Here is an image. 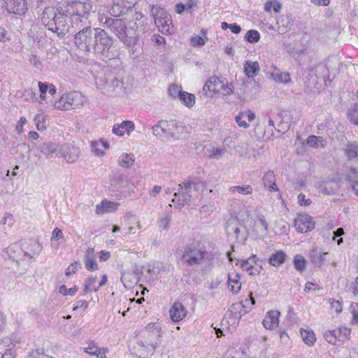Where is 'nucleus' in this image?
Returning <instances> with one entry per match:
<instances>
[{
  "label": "nucleus",
  "mask_w": 358,
  "mask_h": 358,
  "mask_svg": "<svg viewBox=\"0 0 358 358\" xmlns=\"http://www.w3.org/2000/svg\"><path fill=\"white\" fill-rule=\"evenodd\" d=\"M350 309L353 316L352 323H358V303H352Z\"/></svg>",
  "instance_id": "53"
},
{
  "label": "nucleus",
  "mask_w": 358,
  "mask_h": 358,
  "mask_svg": "<svg viewBox=\"0 0 358 358\" xmlns=\"http://www.w3.org/2000/svg\"><path fill=\"white\" fill-rule=\"evenodd\" d=\"M293 264L295 269L301 273L306 269V260L301 255H296L293 259Z\"/></svg>",
  "instance_id": "36"
},
{
  "label": "nucleus",
  "mask_w": 358,
  "mask_h": 358,
  "mask_svg": "<svg viewBox=\"0 0 358 358\" xmlns=\"http://www.w3.org/2000/svg\"><path fill=\"white\" fill-rule=\"evenodd\" d=\"M13 344L10 341V340L8 338L3 339L2 341L0 342V355L4 356L6 353L8 354L10 352V354H13Z\"/></svg>",
  "instance_id": "35"
},
{
  "label": "nucleus",
  "mask_w": 358,
  "mask_h": 358,
  "mask_svg": "<svg viewBox=\"0 0 358 358\" xmlns=\"http://www.w3.org/2000/svg\"><path fill=\"white\" fill-rule=\"evenodd\" d=\"M74 43L82 51L102 55L110 51L114 38L103 29L87 27L75 34Z\"/></svg>",
  "instance_id": "1"
},
{
  "label": "nucleus",
  "mask_w": 358,
  "mask_h": 358,
  "mask_svg": "<svg viewBox=\"0 0 358 358\" xmlns=\"http://www.w3.org/2000/svg\"><path fill=\"white\" fill-rule=\"evenodd\" d=\"M134 163V155L122 154L119 159V164L125 168L132 166Z\"/></svg>",
  "instance_id": "37"
},
{
  "label": "nucleus",
  "mask_w": 358,
  "mask_h": 358,
  "mask_svg": "<svg viewBox=\"0 0 358 358\" xmlns=\"http://www.w3.org/2000/svg\"><path fill=\"white\" fill-rule=\"evenodd\" d=\"M298 202L301 206H309L311 203L310 199H305V195L302 193L298 196Z\"/></svg>",
  "instance_id": "61"
},
{
  "label": "nucleus",
  "mask_w": 358,
  "mask_h": 358,
  "mask_svg": "<svg viewBox=\"0 0 358 358\" xmlns=\"http://www.w3.org/2000/svg\"><path fill=\"white\" fill-rule=\"evenodd\" d=\"M171 220V215L170 213H166L158 219V226L159 228L167 229L169 222Z\"/></svg>",
  "instance_id": "40"
},
{
  "label": "nucleus",
  "mask_w": 358,
  "mask_h": 358,
  "mask_svg": "<svg viewBox=\"0 0 358 358\" xmlns=\"http://www.w3.org/2000/svg\"><path fill=\"white\" fill-rule=\"evenodd\" d=\"M38 86L40 91V98L42 101H45L46 99V93L48 92L46 83L38 82Z\"/></svg>",
  "instance_id": "52"
},
{
  "label": "nucleus",
  "mask_w": 358,
  "mask_h": 358,
  "mask_svg": "<svg viewBox=\"0 0 358 358\" xmlns=\"http://www.w3.org/2000/svg\"><path fill=\"white\" fill-rule=\"evenodd\" d=\"M286 257L287 255L283 251H277L270 256L268 263L273 266L278 267L285 262Z\"/></svg>",
  "instance_id": "29"
},
{
  "label": "nucleus",
  "mask_w": 358,
  "mask_h": 358,
  "mask_svg": "<svg viewBox=\"0 0 358 358\" xmlns=\"http://www.w3.org/2000/svg\"><path fill=\"white\" fill-rule=\"evenodd\" d=\"M327 255L328 252H322L317 249H313L309 253V258L315 266L321 267L325 262Z\"/></svg>",
  "instance_id": "19"
},
{
  "label": "nucleus",
  "mask_w": 358,
  "mask_h": 358,
  "mask_svg": "<svg viewBox=\"0 0 358 358\" xmlns=\"http://www.w3.org/2000/svg\"><path fill=\"white\" fill-rule=\"evenodd\" d=\"M97 87L103 90V93L109 96H122L125 94V88L122 82L111 70H106L96 78Z\"/></svg>",
  "instance_id": "5"
},
{
  "label": "nucleus",
  "mask_w": 358,
  "mask_h": 358,
  "mask_svg": "<svg viewBox=\"0 0 358 358\" xmlns=\"http://www.w3.org/2000/svg\"><path fill=\"white\" fill-rule=\"evenodd\" d=\"M92 4L90 2H82L80 1L72 0L67 4L66 15H69L71 21H78L80 18L87 19Z\"/></svg>",
  "instance_id": "6"
},
{
  "label": "nucleus",
  "mask_w": 358,
  "mask_h": 358,
  "mask_svg": "<svg viewBox=\"0 0 358 358\" xmlns=\"http://www.w3.org/2000/svg\"><path fill=\"white\" fill-rule=\"evenodd\" d=\"M156 343L147 341H138L131 348L132 353L139 358H146L149 354L153 355L155 352Z\"/></svg>",
  "instance_id": "9"
},
{
  "label": "nucleus",
  "mask_w": 358,
  "mask_h": 358,
  "mask_svg": "<svg viewBox=\"0 0 358 358\" xmlns=\"http://www.w3.org/2000/svg\"><path fill=\"white\" fill-rule=\"evenodd\" d=\"M78 269V263L75 262L74 263H72L66 270L65 274L66 275L69 276L71 273H76V271Z\"/></svg>",
  "instance_id": "60"
},
{
  "label": "nucleus",
  "mask_w": 358,
  "mask_h": 358,
  "mask_svg": "<svg viewBox=\"0 0 358 358\" xmlns=\"http://www.w3.org/2000/svg\"><path fill=\"white\" fill-rule=\"evenodd\" d=\"M329 66L324 63H319L315 66V76L317 78H321L326 81L327 79L329 80Z\"/></svg>",
  "instance_id": "30"
},
{
  "label": "nucleus",
  "mask_w": 358,
  "mask_h": 358,
  "mask_svg": "<svg viewBox=\"0 0 358 358\" xmlns=\"http://www.w3.org/2000/svg\"><path fill=\"white\" fill-rule=\"evenodd\" d=\"M205 181L199 180H186L178 185L179 189L175 192L173 203H176L180 207L190 204L192 200L197 198L196 192L206 187Z\"/></svg>",
  "instance_id": "4"
},
{
  "label": "nucleus",
  "mask_w": 358,
  "mask_h": 358,
  "mask_svg": "<svg viewBox=\"0 0 358 358\" xmlns=\"http://www.w3.org/2000/svg\"><path fill=\"white\" fill-rule=\"evenodd\" d=\"M273 10L275 13L280 12L281 9V4L279 2L275 1H267L264 4V10L266 12H271V10Z\"/></svg>",
  "instance_id": "44"
},
{
  "label": "nucleus",
  "mask_w": 358,
  "mask_h": 358,
  "mask_svg": "<svg viewBox=\"0 0 358 358\" xmlns=\"http://www.w3.org/2000/svg\"><path fill=\"white\" fill-rule=\"evenodd\" d=\"M69 17L62 9L46 7L42 13L41 22L48 30L57 33L59 37H64L70 29Z\"/></svg>",
  "instance_id": "2"
},
{
  "label": "nucleus",
  "mask_w": 358,
  "mask_h": 358,
  "mask_svg": "<svg viewBox=\"0 0 358 358\" xmlns=\"http://www.w3.org/2000/svg\"><path fill=\"white\" fill-rule=\"evenodd\" d=\"M244 73L248 78L256 76L259 71V66L257 62L246 61L244 63Z\"/></svg>",
  "instance_id": "23"
},
{
  "label": "nucleus",
  "mask_w": 358,
  "mask_h": 358,
  "mask_svg": "<svg viewBox=\"0 0 358 358\" xmlns=\"http://www.w3.org/2000/svg\"><path fill=\"white\" fill-rule=\"evenodd\" d=\"M262 180L264 186L267 187L269 191L272 192L278 190L275 184V175L273 171L266 173Z\"/></svg>",
  "instance_id": "27"
},
{
  "label": "nucleus",
  "mask_w": 358,
  "mask_h": 358,
  "mask_svg": "<svg viewBox=\"0 0 358 358\" xmlns=\"http://www.w3.org/2000/svg\"><path fill=\"white\" fill-rule=\"evenodd\" d=\"M169 313L171 320L175 322H178L186 316L187 310L181 303L175 302L170 308Z\"/></svg>",
  "instance_id": "15"
},
{
  "label": "nucleus",
  "mask_w": 358,
  "mask_h": 358,
  "mask_svg": "<svg viewBox=\"0 0 358 358\" xmlns=\"http://www.w3.org/2000/svg\"><path fill=\"white\" fill-rule=\"evenodd\" d=\"M123 3L124 1H121V3H114L109 9V13L110 15L115 17V18H117L118 17L126 14L128 11V8L124 6Z\"/></svg>",
  "instance_id": "26"
},
{
  "label": "nucleus",
  "mask_w": 358,
  "mask_h": 358,
  "mask_svg": "<svg viewBox=\"0 0 358 358\" xmlns=\"http://www.w3.org/2000/svg\"><path fill=\"white\" fill-rule=\"evenodd\" d=\"M289 80V73H280L276 74L275 80L278 83H285Z\"/></svg>",
  "instance_id": "54"
},
{
  "label": "nucleus",
  "mask_w": 358,
  "mask_h": 358,
  "mask_svg": "<svg viewBox=\"0 0 358 358\" xmlns=\"http://www.w3.org/2000/svg\"><path fill=\"white\" fill-rule=\"evenodd\" d=\"M350 330L346 327H341L334 330H327L324 332L325 340L332 345H335L337 341H341L348 337Z\"/></svg>",
  "instance_id": "11"
},
{
  "label": "nucleus",
  "mask_w": 358,
  "mask_h": 358,
  "mask_svg": "<svg viewBox=\"0 0 358 358\" xmlns=\"http://www.w3.org/2000/svg\"><path fill=\"white\" fill-rule=\"evenodd\" d=\"M99 21L103 23L106 29L115 34L125 45L130 46L134 44L135 38L136 37L135 33H132L130 28L127 27V24L123 19L112 18L102 14L99 15Z\"/></svg>",
  "instance_id": "3"
},
{
  "label": "nucleus",
  "mask_w": 358,
  "mask_h": 358,
  "mask_svg": "<svg viewBox=\"0 0 358 358\" xmlns=\"http://www.w3.org/2000/svg\"><path fill=\"white\" fill-rule=\"evenodd\" d=\"M240 222L236 217H230L227 220L225 226V231L228 236H232L238 239L241 233L239 228Z\"/></svg>",
  "instance_id": "16"
},
{
  "label": "nucleus",
  "mask_w": 358,
  "mask_h": 358,
  "mask_svg": "<svg viewBox=\"0 0 358 358\" xmlns=\"http://www.w3.org/2000/svg\"><path fill=\"white\" fill-rule=\"evenodd\" d=\"M322 137L311 135L307 138V144L311 148H317Z\"/></svg>",
  "instance_id": "51"
},
{
  "label": "nucleus",
  "mask_w": 358,
  "mask_h": 358,
  "mask_svg": "<svg viewBox=\"0 0 358 358\" xmlns=\"http://www.w3.org/2000/svg\"><path fill=\"white\" fill-rule=\"evenodd\" d=\"M221 83L220 79L217 76H211L205 83L203 87V92L207 96H212L217 90L216 87Z\"/></svg>",
  "instance_id": "20"
},
{
  "label": "nucleus",
  "mask_w": 358,
  "mask_h": 358,
  "mask_svg": "<svg viewBox=\"0 0 358 358\" xmlns=\"http://www.w3.org/2000/svg\"><path fill=\"white\" fill-rule=\"evenodd\" d=\"M80 151L78 148L70 144H65L59 149V155L65 159L69 163L76 162L79 157Z\"/></svg>",
  "instance_id": "12"
},
{
  "label": "nucleus",
  "mask_w": 358,
  "mask_h": 358,
  "mask_svg": "<svg viewBox=\"0 0 358 358\" xmlns=\"http://www.w3.org/2000/svg\"><path fill=\"white\" fill-rule=\"evenodd\" d=\"M185 10V4L178 3L175 6V11L178 14H182Z\"/></svg>",
  "instance_id": "64"
},
{
  "label": "nucleus",
  "mask_w": 358,
  "mask_h": 358,
  "mask_svg": "<svg viewBox=\"0 0 358 358\" xmlns=\"http://www.w3.org/2000/svg\"><path fill=\"white\" fill-rule=\"evenodd\" d=\"M34 121L36 124L37 129L39 131H43L45 129V125L43 121L41 120V117L38 115H36L34 117Z\"/></svg>",
  "instance_id": "58"
},
{
  "label": "nucleus",
  "mask_w": 358,
  "mask_h": 358,
  "mask_svg": "<svg viewBox=\"0 0 358 358\" xmlns=\"http://www.w3.org/2000/svg\"><path fill=\"white\" fill-rule=\"evenodd\" d=\"M345 155L348 159L352 160L358 157V145L356 144H348L343 149Z\"/></svg>",
  "instance_id": "34"
},
{
  "label": "nucleus",
  "mask_w": 358,
  "mask_h": 358,
  "mask_svg": "<svg viewBox=\"0 0 358 358\" xmlns=\"http://www.w3.org/2000/svg\"><path fill=\"white\" fill-rule=\"evenodd\" d=\"M245 117V112H239L235 117V120L239 127L246 129L249 127V124L245 120H243V118Z\"/></svg>",
  "instance_id": "49"
},
{
  "label": "nucleus",
  "mask_w": 358,
  "mask_h": 358,
  "mask_svg": "<svg viewBox=\"0 0 358 358\" xmlns=\"http://www.w3.org/2000/svg\"><path fill=\"white\" fill-rule=\"evenodd\" d=\"M278 24L279 25L278 28L280 29L282 27L283 29H282V32L287 31V28L289 27L291 25V22L288 16H282L277 21Z\"/></svg>",
  "instance_id": "45"
},
{
  "label": "nucleus",
  "mask_w": 358,
  "mask_h": 358,
  "mask_svg": "<svg viewBox=\"0 0 358 358\" xmlns=\"http://www.w3.org/2000/svg\"><path fill=\"white\" fill-rule=\"evenodd\" d=\"M110 257V253L109 252H106L104 250H101L99 254V259L100 261L105 262L107 261Z\"/></svg>",
  "instance_id": "63"
},
{
  "label": "nucleus",
  "mask_w": 358,
  "mask_h": 358,
  "mask_svg": "<svg viewBox=\"0 0 358 358\" xmlns=\"http://www.w3.org/2000/svg\"><path fill=\"white\" fill-rule=\"evenodd\" d=\"M169 94L174 99L178 98L180 99V94L182 92L180 87H178L177 85L172 84L170 85L169 88Z\"/></svg>",
  "instance_id": "46"
},
{
  "label": "nucleus",
  "mask_w": 358,
  "mask_h": 358,
  "mask_svg": "<svg viewBox=\"0 0 358 358\" xmlns=\"http://www.w3.org/2000/svg\"><path fill=\"white\" fill-rule=\"evenodd\" d=\"M77 291H78V288L76 286H75L72 288L68 289L66 285H62L59 288V293H61L64 296H66V295L73 296L76 293Z\"/></svg>",
  "instance_id": "47"
},
{
  "label": "nucleus",
  "mask_w": 358,
  "mask_h": 358,
  "mask_svg": "<svg viewBox=\"0 0 358 358\" xmlns=\"http://www.w3.org/2000/svg\"><path fill=\"white\" fill-rule=\"evenodd\" d=\"M40 151L45 155L47 158H52L55 156L59 155L60 147L52 142H48L43 143L40 148Z\"/></svg>",
  "instance_id": "17"
},
{
  "label": "nucleus",
  "mask_w": 358,
  "mask_h": 358,
  "mask_svg": "<svg viewBox=\"0 0 358 358\" xmlns=\"http://www.w3.org/2000/svg\"><path fill=\"white\" fill-rule=\"evenodd\" d=\"M245 39L250 43H256L260 39L259 33L255 29L249 30L245 34Z\"/></svg>",
  "instance_id": "41"
},
{
  "label": "nucleus",
  "mask_w": 358,
  "mask_h": 358,
  "mask_svg": "<svg viewBox=\"0 0 358 358\" xmlns=\"http://www.w3.org/2000/svg\"><path fill=\"white\" fill-rule=\"evenodd\" d=\"M224 149L223 148H213L212 154L210 155V158L218 159L222 157V155L224 153Z\"/></svg>",
  "instance_id": "55"
},
{
  "label": "nucleus",
  "mask_w": 358,
  "mask_h": 358,
  "mask_svg": "<svg viewBox=\"0 0 358 358\" xmlns=\"http://www.w3.org/2000/svg\"><path fill=\"white\" fill-rule=\"evenodd\" d=\"M347 117L352 123L358 125V103L352 104L348 108Z\"/></svg>",
  "instance_id": "33"
},
{
  "label": "nucleus",
  "mask_w": 358,
  "mask_h": 358,
  "mask_svg": "<svg viewBox=\"0 0 358 358\" xmlns=\"http://www.w3.org/2000/svg\"><path fill=\"white\" fill-rule=\"evenodd\" d=\"M280 313L278 310H269L262 321L264 327L267 329H273L278 327Z\"/></svg>",
  "instance_id": "14"
},
{
  "label": "nucleus",
  "mask_w": 358,
  "mask_h": 358,
  "mask_svg": "<svg viewBox=\"0 0 358 358\" xmlns=\"http://www.w3.org/2000/svg\"><path fill=\"white\" fill-rule=\"evenodd\" d=\"M155 25L159 31L164 34H172L175 31V28L172 22L171 17L170 15L165 16V17L158 20Z\"/></svg>",
  "instance_id": "13"
},
{
  "label": "nucleus",
  "mask_w": 358,
  "mask_h": 358,
  "mask_svg": "<svg viewBox=\"0 0 358 358\" xmlns=\"http://www.w3.org/2000/svg\"><path fill=\"white\" fill-rule=\"evenodd\" d=\"M150 11L151 15L154 18L155 24H156V22H157L158 20H161L169 15L163 8L157 5L152 6Z\"/></svg>",
  "instance_id": "31"
},
{
  "label": "nucleus",
  "mask_w": 358,
  "mask_h": 358,
  "mask_svg": "<svg viewBox=\"0 0 358 358\" xmlns=\"http://www.w3.org/2000/svg\"><path fill=\"white\" fill-rule=\"evenodd\" d=\"M96 280V277H90L85 280L84 285V292L87 293L92 290V287Z\"/></svg>",
  "instance_id": "50"
},
{
  "label": "nucleus",
  "mask_w": 358,
  "mask_h": 358,
  "mask_svg": "<svg viewBox=\"0 0 358 358\" xmlns=\"http://www.w3.org/2000/svg\"><path fill=\"white\" fill-rule=\"evenodd\" d=\"M294 226L298 232L307 233L315 228V222L307 214H300L294 220Z\"/></svg>",
  "instance_id": "10"
},
{
  "label": "nucleus",
  "mask_w": 358,
  "mask_h": 358,
  "mask_svg": "<svg viewBox=\"0 0 358 358\" xmlns=\"http://www.w3.org/2000/svg\"><path fill=\"white\" fill-rule=\"evenodd\" d=\"M240 266L245 271H248L250 275H258L260 273L262 266L259 264L253 265L247 259L240 261Z\"/></svg>",
  "instance_id": "25"
},
{
  "label": "nucleus",
  "mask_w": 358,
  "mask_h": 358,
  "mask_svg": "<svg viewBox=\"0 0 358 358\" xmlns=\"http://www.w3.org/2000/svg\"><path fill=\"white\" fill-rule=\"evenodd\" d=\"M106 348H98L94 343H91L85 352L90 355L96 356L97 358H107L106 355Z\"/></svg>",
  "instance_id": "28"
},
{
  "label": "nucleus",
  "mask_w": 358,
  "mask_h": 358,
  "mask_svg": "<svg viewBox=\"0 0 358 358\" xmlns=\"http://www.w3.org/2000/svg\"><path fill=\"white\" fill-rule=\"evenodd\" d=\"M206 255L207 252L203 247L193 243L185 248L182 259L189 266H192L201 264Z\"/></svg>",
  "instance_id": "7"
},
{
  "label": "nucleus",
  "mask_w": 358,
  "mask_h": 358,
  "mask_svg": "<svg viewBox=\"0 0 358 358\" xmlns=\"http://www.w3.org/2000/svg\"><path fill=\"white\" fill-rule=\"evenodd\" d=\"M180 100L188 108H191L195 104V96L193 94L185 91L180 93Z\"/></svg>",
  "instance_id": "32"
},
{
  "label": "nucleus",
  "mask_w": 358,
  "mask_h": 358,
  "mask_svg": "<svg viewBox=\"0 0 358 358\" xmlns=\"http://www.w3.org/2000/svg\"><path fill=\"white\" fill-rule=\"evenodd\" d=\"M119 205L118 203L104 200L101 203L96 205V212L99 215H102L105 213H112L117 209Z\"/></svg>",
  "instance_id": "21"
},
{
  "label": "nucleus",
  "mask_w": 358,
  "mask_h": 358,
  "mask_svg": "<svg viewBox=\"0 0 358 358\" xmlns=\"http://www.w3.org/2000/svg\"><path fill=\"white\" fill-rule=\"evenodd\" d=\"M247 308V306L245 303L243 304L239 302L234 303L231 306L229 310L231 313H236L238 312L239 314V317H241L242 315H245L246 313L248 312V310Z\"/></svg>",
  "instance_id": "39"
},
{
  "label": "nucleus",
  "mask_w": 358,
  "mask_h": 358,
  "mask_svg": "<svg viewBox=\"0 0 358 358\" xmlns=\"http://www.w3.org/2000/svg\"><path fill=\"white\" fill-rule=\"evenodd\" d=\"M82 103L80 94L73 92L62 95L59 100L55 101L54 107L61 110H67L78 108Z\"/></svg>",
  "instance_id": "8"
},
{
  "label": "nucleus",
  "mask_w": 358,
  "mask_h": 358,
  "mask_svg": "<svg viewBox=\"0 0 358 358\" xmlns=\"http://www.w3.org/2000/svg\"><path fill=\"white\" fill-rule=\"evenodd\" d=\"M134 130V124L131 121H123L120 124H115L113 127V132L120 136H122L126 132L128 135Z\"/></svg>",
  "instance_id": "18"
},
{
  "label": "nucleus",
  "mask_w": 358,
  "mask_h": 358,
  "mask_svg": "<svg viewBox=\"0 0 358 358\" xmlns=\"http://www.w3.org/2000/svg\"><path fill=\"white\" fill-rule=\"evenodd\" d=\"M83 307L84 308V309H86L88 307V302L85 300L78 301L76 305L73 307V310H76L79 308Z\"/></svg>",
  "instance_id": "62"
},
{
  "label": "nucleus",
  "mask_w": 358,
  "mask_h": 358,
  "mask_svg": "<svg viewBox=\"0 0 358 358\" xmlns=\"http://www.w3.org/2000/svg\"><path fill=\"white\" fill-rule=\"evenodd\" d=\"M29 63L36 67L37 69L41 70L43 68V64L39 58L36 55H31L29 57Z\"/></svg>",
  "instance_id": "48"
},
{
  "label": "nucleus",
  "mask_w": 358,
  "mask_h": 358,
  "mask_svg": "<svg viewBox=\"0 0 358 358\" xmlns=\"http://www.w3.org/2000/svg\"><path fill=\"white\" fill-rule=\"evenodd\" d=\"M240 275L238 273H231L228 274V285L233 293L237 294L241 288V284L239 282Z\"/></svg>",
  "instance_id": "24"
},
{
  "label": "nucleus",
  "mask_w": 358,
  "mask_h": 358,
  "mask_svg": "<svg viewBox=\"0 0 358 358\" xmlns=\"http://www.w3.org/2000/svg\"><path fill=\"white\" fill-rule=\"evenodd\" d=\"M191 42L194 46H196V45L201 46L205 43L203 38L199 36H196L195 37H192L191 38Z\"/></svg>",
  "instance_id": "59"
},
{
  "label": "nucleus",
  "mask_w": 358,
  "mask_h": 358,
  "mask_svg": "<svg viewBox=\"0 0 358 358\" xmlns=\"http://www.w3.org/2000/svg\"><path fill=\"white\" fill-rule=\"evenodd\" d=\"M153 134L162 141H164L163 132L162 131V127H159V124H157L152 127Z\"/></svg>",
  "instance_id": "56"
},
{
  "label": "nucleus",
  "mask_w": 358,
  "mask_h": 358,
  "mask_svg": "<svg viewBox=\"0 0 358 358\" xmlns=\"http://www.w3.org/2000/svg\"><path fill=\"white\" fill-rule=\"evenodd\" d=\"M230 191L233 192H237L239 194L246 195V194H250L252 193V188L250 185H245L243 187L234 186V187H230Z\"/></svg>",
  "instance_id": "42"
},
{
  "label": "nucleus",
  "mask_w": 358,
  "mask_h": 358,
  "mask_svg": "<svg viewBox=\"0 0 358 358\" xmlns=\"http://www.w3.org/2000/svg\"><path fill=\"white\" fill-rule=\"evenodd\" d=\"M63 237L64 236L62 230L58 227H56L52 231L51 241H54L55 240H59L63 238Z\"/></svg>",
  "instance_id": "57"
},
{
  "label": "nucleus",
  "mask_w": 358,
  "mask_h": 358,
  "mask_svg": "<svg viewBox=\"0 0 358 358\" xmlns=\"http://www.w3.org/2000/svg\"><path fill=\"white\" fill-rule=\"evenodd\" d=\"M178 122H177L176 120H171L169 121V134L170 138H176L178 137V134L180 133L178 131V129L179 127Z\"/></svg>",
  "instance_id": "43"
},
{
  "label": "nucleus",
  "mask_w": 358,
  "mask_h": 358,
  "mask_svg": "<svg viewBox=\"0 0 358 358\" xmlns=\"http://www.w3.org/2000/svg\"><path fill=\"white\" fill-rule=\"evenodd\" d=\"M301 335L303 341L308 345H313L316 341L313 331L301 330Z\"/></svg>",
  "instance_id": "38"
},
{
  "label": "nucleus",
  "mask_w": 358,
  "mask_h": 358,
  "mask_svg": "<svg viewBox=\"0 0 358 358\" xmlns=\"http://www.w3.org/2000/svg\"><path fill=\"white\" fill-rule=\"evenodd\" d=\"M94 251L93 248H88L84 256L85 266L89 271L96 270L98 268V264L94 259Z\"/></svg>",
  "instance_id": "22"
}]
</instances>
